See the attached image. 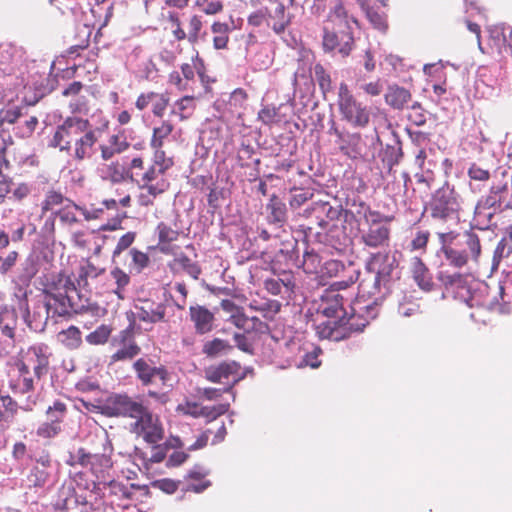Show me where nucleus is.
Instances as JSON below:
<instances>
[{"mask_svg": "<svg viewBox=\"0 0 512 512\" xmlns=\"http://www.w3.org/2000/svg\"><path fill=\"white\" fill-rule=\"evenodd\" d=\"M354 280L334 283L330 289H326L319 300L315 302L318 317L326 320L315 325V331L320 339L341 341L353 332H361L368 325V319L364 315L357 314L351 305V299L339 292V288L348 287Z\"/></svg>", "mask_w": 512, "mask_h": 512, "instance_id": "obj_1", "label": "nucleus"}, {"mask_svg": "<svg viewBox=\"0 0 512 512\" xmlns=\"http://www.w3.org/2000/svg\"><path fill=\"white\" fill-rule=\"evenodd\" d=\"M357 25V20L348 15L343 5L336 4L323 27V50L341 57L349 56L354 46L353 26Z\"/></svg>", "mask_w": 512, "mask_h": 512, "instance_id": "obj_2", "label": "nucleus"}, {"mask_svg": "<svg viewBox=\"0 0 512 512\" xmlns=\"http://www.w3.org/2000/svg\"><path fill=\"white\" fill-rule=\"evenodd\" d=\"M438 279L444 285L448 294H451L454 299L465 303L470 308H492L498 304L496 296L491 300L488 299L489 286L471 276L440 270L438 272Z\"/></svg>", "mask_w": 512, "mask_h": 512, "instance_id": "obj_3", "label": "nucleus"}, {"mask_svg": "<svg viewBox=\"0 0 512 512\" xmlns=\"http://www.w3.org/2000/svg\"><path fill=\"white\" fill-rule=\"evenodd\" d=\"M45 310L47 317L66 316L70 313H94L98 308L96 304L91 303L87 297L82 295L75 284L67 279L60 287L46 290Z\"/></svg>", "mask_w": 512, "mask_h": 512, "instance_id": "obj_4", "label": "nucleus"}, {"mask_svg": "<svg viewBox=\"0 0 512 512\" xmlns=\"http://www.w3.org/2000/svg\"><path fill=\"white\" fill-rule=\"evenodd\" d=\"M462 202V197L455 187L446 181L432 193L425 211L436 223L454 225L460 220Z\"/></svg>", "mask_w": 512, "mask_h": 512, "instance_id": "obj_5", "label": "nucleus"}, {"mask_svg": "<svg viewBox=\"0 0 512 512\" xmlns=\"http://www.w3.org/2000/svg\"><path fill=\"white\" fill-rule=\"evenodd\" d=\"M304 240L307 243H319L337 252L344 251L351 243V232L345 224H329L326 220H318L316 225H301Z\"/></svg>", "mask_w": 512, "mask_h": 512, "instance_id": "obj_6", "label": "nucleus"}, {"mask_svg": "<svg viewBox=\"0 0 512 512\" xmlns=\"http://www.w3.org/2000/svg\"><path fill=\"white\" fill-rule=\"evenodd\" d=\"M337 106L341 119L352 128L363 129L369 125L371 119L370 107L358 101L344 82L338 88Z\"/></svg>", "mask_w": 512, "mask_h": 512, "instance_id": "obj_7", "label": "nucleus"}, {"mask_svg": "<svg viewBox=\"0 0 512 512\" xmlns=\"http://www.w3.org/2000/svg\"><path fill=\"white\" fill-rule=\"evenodd\" d=\"M21 57V51L17 47L11 44L0 45V71L3 73L0 80V101L9 97L6 91L13 93L26 87L23 77L12 75Z\"/></svg>", "mask_w": 512, "mask_h": 512, "instance_id": "obj_8", "label": "nucleus"}, {"mask_svg": "<svg viewBox=\"0 0 512 512\" xmlns=\"http://www.w3.org/2000/svg\"><path fill=\"white\" fill-rule=\"evenodd\" d=\"M365 276L359 283V295L360 297H367L371 299V303L360 307L359 310L363 311L364 319L370 320L376 318L378 314V306L383 302L387 295L391 293L392 288L385 284L382 279H379L377 275L367 269Z\"/></svg>", "mask_w": 512, "mask_h": 512, "instance_id": "obj_9", "label": "nucleus"}, {"mask_svg": "<svg viewBox=\"0 0 512 512\" xmlns=\"http://www.w3.org/2000/svg\"><path fill=\"white\" fill-rule=\"evenodd\" d=\"M149 408L140 396L132 397L116 393L109 396L103 407V413L109 417L130 418L136 421Z\"/></svg>", "mask_w": 512, "mask_h": 512, "instance_id": "obj_10", "label": "nucleus"}, {"mask_svg": "<svg viewBox=\"0 0 512 512\" xmlns=\"http://www.w3.org/2000/svg\"><path fill=\"white\" fill-rule=\"evenodd\" d=\"M90 122L77 116L66 118L61 125H58L53 136L48 142V146L58 148L61 152L70 153L72 143L85 130H87Z\"/></svg>", "mask_w": 512, "mask_h": 512, "instance_id": "obj_11", "label": "nucleus"}, {"mask_svg": "<svg viewBox=\"0 0 512 512\" xmlns=\"http://www.w3.org/2000/svg\"><path fill=\"white\" fill-rule=\"evenodd\" d=\"M129 431L146 444H155L164 440L165 430L159 415L150 408L129 426Z\"/></svg>", "mask_w": 512, "mask_h": 512, "instance_id": "obj_12", "label": "nucleus"}, {"mask_svg": "<svg viewBox=\"0 0 512 512\" xmlns=\"http://www.w3.org/2000/svg\"><path fill=\"white\" fill-rule=\"evenodd\" d=\"M111 347L114 352L110 356L111 363L130 361L141 353V347L135 339L134 325L121 330L111 338Z\"/></svg>", "mask_w": 512, "mask_h": 512, "instance_id": "obj_13", "label": "nucleus"}, {"mask_svg": "<svg viewBox=\"0 0 512 512\" xmlns=\"http://www.w3.org/2000/svg\"><path fill=\"white\" fill-rule=\"evenodd\" d=\"M384 216L373 217L367 223H364L356 233L360 236V241L365 247L382 248L388 246L390 239V228L383 221Z\"/></svg>", "mask_w": 512, "mask_h": 512, "instance_id": "obj_14", "label": "nucleus"}, {"mask_svg": "<svg viewBox=\"0 0 512 512\" xmlns=\"http://www.w3.org/2000/svg\"><path fill=\"white\" fill-rule=\"evenodd\" d=\"M367 269L372 270L379 279L391 288L400 278L398 261L395 253H376L370 258Z\"/></svg>", "mask_w": 512, "mask_h": 512, "instance_id": "obj_15", "label": "nucleus"}, {"mask_svg": "<svg viewBox=\"0 0 512 512\" xmlns=\"http://www.w3.org/2000/svg\"><path fill=\"white\" fill-rule=\"evenodd\" d=\"M373 217H381V213L371 210L369 205L359 198L347 199L346 207H344V224L351 232L356 233L364 223Z\"/></svg>", "mask_w": 512, "mask_h": 512, "instance_id": "obj_16", "label": "nucleus"}, {"mask_svg": "<svg viewBox=\"0 0 512 512\" xmlns=\"http://www.w3.org/2000/svg\"><path fill=\"white\" fill-rule=\"evenodd\" d=\"M441 248L438 257L441 259V265H449L454 268H462L471 260L465 254V251L458 250L453 243L454 233H438Z\"/></svg>", "mask_w": 512, "mask_h": 512, "instance_id": "obj_17", "label": "nucleus"}, {"mask_svg": "<svg viewBox=\"0 0 512 512\" xmlns=\"http://www.w3.org/2000/svg\"><path fill=\"white\" fill-rule=\"evenodd\" d=\"M152 361L139 358L133 363V370L137 379L142 385L153 384L158 379L162 385H166L169 379V373L164 366H152Z\"/></svg>", "mask_w": 512, "mask_h": 512, "instance_id": "obj_18", "label": "nucleus"}, {"mask_svg": "<svg viewBox=\"0 0 512 512\" xmlns=\"http://www.w3.org/2000/svg\"><path fill=\"white\" fill-rule=\"evenodd\" d=\"M478 201L502 212L512 207L510 189L508 182H499L491 185L489 193L482 196Z\"/></svg>", "mask_w": 512, "mask_h": 512, "instance_id": "obj_19", "label": "nucleus"}, {"mask_svg": "<svg viewBox=\"0 0 512 512\" xmlns=\"http://www.w3.org/2000/svg\"><path fill=\"white\" fill-rule=\"evenodd\" d=\"M136 317L141 321L149 324H156L165 321L166 304L155 302L150 299L139 300V304L135 305Z\"/></svg>", "mask_w": 512, "mask_h": 512, "instance_id": "obj_20", "label": "nucleus"}, {"mask_svg": "<svg viewBox=\"0 0 512 512\" xmlns=\"http://www.w3.org/2000/svg\"><path fill=\"white\" fill-rule=\"evenodd\" d=\"M296 279L292 272L283 271L277 277L267 278L264 288L268 293L282 298H289L294 293Z\"/></svg>", "mask_w": 512, "mask_h": 512, "instance_id": "obj_21", "label": "nucleus"}, {"mask_svg": "<svg viewBox=\"0 0 512 512\" xmlns=\"http://www.w3.org/2000/svg\"><path fill=\"white\" fill-rule=\"evenodd\" d=\"M98 138L96 136V130L89 124L87 130H85L77 139H75L73 157L77 161L90 159L95 153V147Z\"/></svg>", "mask_w": 512, "mask_h": 512, "instance_id": "obj_22", "label": "nucleus"}, {"mask_svg": "<svg viewBox=\"0 0 512 512\" xmlns=\"http://www.w3.org/2000/svg\"><path fill=\"white\" fill-rule=\"evenodd\" d=\"M240 365L235 361H224L217 365H211L204 370L205 378L213 383H222L231 376L239 377Z\"/></svg>", "mask_w": 512, "mask_h": 512, "instance_id": "obj_23", "label": "nucleus"}, {"mask_svg": "<svg viewBox=\"0 0 512 512\" xmlns=\"http://www.w3.org/2000/svg\"><path fill=\"white\" fill-rule=\"evenodd\" d=\"M265 219L268 224L282 228L288 221V210L286 204L273 194L265 207Z\"/></svg>", "mask_w": 512, "mask_h": 512, "instance_id": "obj_24", "label": "nucleus"}, {"mask_svg": "<svg viewBox=\"0 0 512 512\" xmlns=\"http://www.w3.org/2000/svg\"><path fill=\"white\" fill-rule=\"evenodd\" d=\"M190 320L194 324L197 334L203 335L213 329L214 314L205 306L191 305L189 308Z\"/></svg>", "mask_w": 512, "mask_h": 512, "instance_id": "obj_25", "label": "nucleus"}, {"mask_svg": "<svg viewBox=\"0 0 512 512\" xmlns=\"http://www.w3.org/2000/svg\"><path fill=\"white\" fill-rule=\"evenodd\" d=\"M453 243L458 250L465 251L467 257L476 262L481 253L479 237L473 231H466L462 234H454Z\"/></svg>", "mask_w": 512, "mask_h": 512, "instance_id": "obj_26", "label": "nucleus"}, {"mask_svg": "<svg viewBox=\"0 0 512 512\" xmlns=\"http://www.w3.org/2000/svg\"><path fill=\"white\" fill-rule=\"evenodd\" d=\"M335 142L344 155L356 158L362 153V136L358 132H350L345 130V132L340 135V138L336 139Z\"/></svg>", "mask_w": 512, "mask_h": 512, "instance_id": "obj_27", "label": "nucleus"}, {"mask_svg": "<svg viewBox=\"0 0 512 512\" xmlns=\"http://www.w3.org/2000/svg\"><path fill=\"white\" fill-rule=\"evenodd\" d=\"M497 213L500 212L494 208L488 207L480 201H477L474 209V216L471 222L472 228L488 230L493 226H496L494 218Z\"/></svg>", "mask_w": 512, "mask_h": 512, "instance_id": "obj_28", "label": "nucleus"}, {"mask_svg": "<svg viewBox=\"0 0 512 512\" xmlns=\"http://www.w3.org/2000/svg\"><path fill=\"white\" fill-rule=\"evenodd\" d=\"M39 269L38 257L34 254L27 256L17 269L14 282H19L24 286H29L31 280L37 274Z\"/></svg>", "mask_w": 512, "mask_h": 512, "instance_id": "obj_29", "label": "nucleus"}, {"mask_svg": "<svg viewBox=\"0 0 512 512\" xmlns=\"http://www.w3.org/2000/svg\"><path fill=\"white\" fill-rule=\"evenodd\" d=\"M321 349L318 346H315L312 343H306L299 350V356L295 361V365L298 368L311 367L317 368L320 366L321 361L319 360V355L321 354Z\"/></svg>", "mask_w": 512, "mask_h": 512, "instance_id": "obj_30", "label": "nucleus"}, {"mask_svg": "<svg viewBox=\"0 0 512 512\" xmlns=\"http://www.w3.org/2000/svg\"><path fill=\"white\" fill-rule=\"evenodd\" d=\"M312 210L319 220L324 219L329 224L335 220L344 221V208L341 205L332 206L329 202L318 201L313 203Z\"/></svg>", "mask_w": 512, "mask_h": 512, "instance_id": "obj_31", "label": "nucleus"}, {"mask_svg": "<svg viewBox=\"0 0 512 512\" xmlns=\"http://www.w3.org/2000/svg\"><path fill=\"white\" fill-rule=\"evenodd\" d=\"M98 172L103 180H108L112 183H121L128 179L129 176V170L119 162L103 165L98 169Z\"/></svg>", "mask_w": 512, "mask_h": 512, "instance_id": "obj_32", "label": "nucleus"}, {"mask_svg": "<svg viewBox=\"0 0 512 512\" xmlns=\"http://www.w3.org/2000/svg\"><path fill=\"white\" fill-rule=\"evenodd\" d=\"M27 483L30 488H49L54 483L53 471L31 467L27 475Z\"/></svg>", "mask_w": 512, "mask_h": 512, "instance_id": "obj_33", "label": "nucleus"}, {"mask_svg": "<svg viewBox=\"0 0 512 512\" xmlns=\"http://www.w3.org/2000/svg\"><path fill=\"white\" fill-rule=\"evenodd\" d=\"M412 275L417 285L424 291H430L433 286L432 278L425 264L418 257L412 259Z\"/></svg>", "mask_w": 512, "mask_h": 512, "instance_id": "obj_34", "label": "nucleus"}, {"mask_svg": "<svg viewBox=\"0 0 512 512\" xmlns=\"http://www.w3.org/2000/svg\"><path fill=\"white\" fill-rule=\"evenodd\" d=\"M411 93L397 85L390 86L385 94L386 103L394 109L401 110L410 101Z\"/></svg>", "mask_w": 512, "mask_h": 512, "instance_id": "obj_35", "label": "nucleus"}, {"mask_svg": "<svg viewBox=\"0 0 512 512\" xmlns=\"http://www.w3.org/2000/svg\"><path fill=\"white\" fill-rule=\"evenodd\" d=\"M469 187L472 192L478 193L485 186V183L490 179V172L482 169L476 164H472L468 169Z\"/></svg>", "mask_w": 512, "mask_h": 512, "instance_id": "obj_36", "label": "nucleus"}, {"mask_svg": "<svg viewBox=\"0 0 512 512\" xmlns=\"http://www.w3.org/2000/svg\"><path fill=\"white\" fill-rule=\"evenodd\" d=\"M269 21L272 20V30L277 34H282L287 26L290 24V18L285 13V6L283 3H278L273 11L270 10L268 15Z\"/></svg>", "mask_w": 512, "mask_h": 512, "instance_id": "obj_37", "label": "nucleus"}, {"mask_svg": "<svg viewBox=\"0 0 512 512\" xmlns=\"http://www.w3.org/2000/svg\"><path fill=\"white\" fill-rule=\"evenodd\" d=\"M151 447V455L148 456L146 452L142 451L141 449L136 448V455L144 460L151 463H160L162 462L169 450V444H165L164 442H158L155 444H147Z\"/></svg>", "mask_w": 512, "mask_h": 512, "instance_id": "obj_38", "label": "nucleus"}, {"mask_svg": "<svg viewBox=\"0 0 512 512\" xmlns=\"http://www.w3.org/2000/svg\"><path fill=\"white\" fill-rule=\"evenodd\" d=\"M249 307L262 313L265 318H272L280 311L281 304L276 300L260 299L252 300Z\"/></svg>", "mask_w": 512, "mask_h": 512, "instance_id": "obj_39", "label": "nucleus"}, {"mask_svg": "<svg viewBox=\"0 0 512 512\" xmlns=\"http://www.w3.org/2000/svg\"><path fill=\"white\" fill-rule=\"evenodd\" d=\"M24 108L16 105H7L0 110V126L5 124L18 125L24 117Z\"/></svg>", "mask_w": 512, "mask_h": 512, "instance_id": "obj_40", "label": "nucleus"}, {"mask_svg": "<svg viewBox=\"0 0 512 512\" xmlns=\"http://www.w3.org/2000/svg\"><path fill=\"white\" fill-rule=\"evenodd\" d=\"M59 206L70 207V206H74V205L72 204V202L69 199L65 198L62 195V193L54 191V190L48 191L45 195V199L43 200V202L41 204L43 213L53 210L54 207H59Z\"/></svg>", "mask_w": 512, "mask_h": 512, "instance_id": "obj_41", "label": "nucleus"}, {"mask_svg": "<svg viewBox=\"0 0 512 512\" xmlns=\"http://www.w3.org/2000/svg\"><path fill=\"white\" fill-rule=\"evenodd\" d=\"M361 8L365 12L367 19L372 26L382 32H385L388 28L386 15L383 12L378 11L374 7H371L364 2L361 3Z\"/></svg>", "mask_w": 512, "mask_h": 512, "instance_id": "obj_42", "label": "nucleus"}, {"mask_svg": "<svg viewBox=\"0 0 512 512\" xmlns=\"http://www.w3.org/2000/svg\"><path fill=\"white\" fill-rule=\"evenodd\" d=\"M45 350L43 347L32 349L34 358H31L30 361L33 363L34 374L37 378H41L48 371L49 360Z\"/></svg>", "mask_w": 512, "mask_h": 512, "instance_id": "obj_43", "label": "nucleus"}, {"mask_svg": "<svg viewBox=\"0 0 512 512\" xmlns=\"http://www.w3.org/2000/svg\"><path fill=\"white\" fill-rule=\"evenodd\" d=\"M58 339L68 349H76L82 343L81 331L76 326H70L58 334Z\"/></svg>", "mask_w": 512, "mask_h": 512, "instance_id": "obj_44", "label": "nucleus"}, {"mask_svg": "<svg viewBox=\"0 0 512 512\" xmlns=\"http://www.w3.org/2000/svg\"><path fill=\"white\" fill-rule=\"evenodd\" d=\"M15 284H16V290H15L14 295L18 299L17 309L21 313V316L24 319V321L31 327V323L29 320L30 310H29V305H28V301H27V294H28L27 289L29 286H24L19 282H15Z\"/></svg>", "mask_w": 512, "mask_h": 512, "instance_id": "obj_45", "label": "nucleus"}, {"mask_svg": "<svg viewBox=\"0 0 512 512\" xmlns=\"http://www.w3.org/2000/svg\"><path fill=\"white\" fill-rule=\"evenodd\" d=\"M426 158V152L421 149L416 156V163L420 167L421 172L415 174L417 183L425 185L430 188L434 182V173L430 168L424 169V160Z\"/></svg>", "mask_w": 512, "mask_h": 512, "instance_id": "obj_46", "label": "nucleus"}, {"mask_svg": "<svg viewBox=\"0 0 512 512\" xmlns=\"http://www.w3.org/2000/svg\"><path fill=\"white\" fill-rule=\"evenodd\" d=\"M232 346L225 340L215 338L208 341L203 346V353L209 357H217L227 354Z\"/></svg>", "mask_w": 512, "mask_h": 512, "instance_id": "obj_47", "label": "nucleus"}, {"mask_svg": "<svg viewBox=\"0 0 512 512\" xmlns=\"http://www.w3.org/2000/svg\"><path fill=\"white\" fill-rule=\"evenodd\" d=\"M194 107V98L185 96L174 103L171 114L179 116L180 120H185L192 115Z\"/></svg>", "mask_w": 512, "mask_h": 512, "instance_id": "obj_48", "label": "nucleus"}, {"mask_svg": "<svg viewBox=\"0 0 512 512\" xmlns=\"http://www.w3.org/2000/svg\"><path fill=\"white\" fill-rule=\"evenodd\" d=\"M107 493L118 500L130 499L133 495V485H127L117 481H111L106 487Z\"/></svg>", "mask_w": 512, "mask_h": 512, "instance_id": "obj_49", "label": "nucleus"}, {"mask_svg": "<svg viewBox=\"0 0 512 512\" xmlns=\"http://www.w3.org/2000/svg\"><path fill=\"white\" fill-rule=\"evenodd\" d=\"M175 265L183 269L188 275H190L193 279H198L201 274L200 266L192 261L187 255L184 253H180L174 259Z\"/></svg>", "mask_w": 512, "mask_h": 512, "instance_id": "obj_50", "label": "nucleus"}, {"mask_svg": "<svg viewBox=\"0 0 512 512\" xmlns=\"http://www.w3.org/2000/svg\"><path fill=\"white\" fill-rule=\"evenodd\" d=\"M243 378H244V376L241 375L240 377H237V378L233 379L231 384H229L228 386L224 387L223 389L210 388V387L209 388H204L202 390V392H201L202 396L205 399H207V400H216V399H218L222 395V393H231L232 394V400L235 401L236 393L233 391V388Z\"/></svg>", "mask_w": 512, "mask_h": 512, "instance_id": "obj_51", "label": "nucleus"}, {"mask_svg": "<svg viewBox=\"0 0 512 512\" xmlns=\"http://www.w3.org/2000/svg\"><path fill=\"white\" fill-rule=\"evenodd\" d=\"M173 131V125L168 121H163L160 126L154 127L151 146L154 149L161 148L163 140L167 138Z\"/></svg>", "mask_w": 512, "mask_h": 512, "instance_id": "obj_52", "label": "nucleus"}, {"mask_svg": "<svg viewBox=\"0 0 512 512\" xmlns=\"http://www.w3.org/2000/svg\"><path fill=\"white\" fill-rule=\"evenodd\" d=\"M322 266L321 257L313 249L305 250L302 267L306 273H316Z\"/></svg>", "mask_w": 512, "mask_h": 512, "instance_id": "obj_53", "label": "nucleus"}, {"mask_svg": "<svg viewBox=\"0 0 512 512\" xmlns=\"http://www.w3.org/2000/svg\"><path fill=\"white\" fill-rule=\"evenodd\" d=\"M38 124V119L35 116H27L24 113V117L20 120L19 124L15 126L14 132L21 138L29 137L35 130Z\"/></svg>", "mask_w": 512, "mask_h": 512, "instance_id": "obj_54", "label": "nucleus"}, {"mask_svg": "<svg viewBox=\"0 0 512 512\" xmlns=\"http://www.w3.org/2000/svg\"><path fill=\"white\" fill-rule=\"evenodd\" d=\"M75 498V489L71 486L62 487L59 491L58 498L53 503L56 510L65 511L70 508V502Z\"/></svg>", "mask_w": 512, "mask_h": 512, "instance_id": "obj_55", "label": "nucleus"}, {"mask_svg": "<svg viewBox=\"0 0 512 512\" xmlns=\"http://www.w3.org/2000/svg\"><path fill=\"white\" fill-rule=\"evenodd\" d=\"M111 328L108 325H100L93 332L89 333L85 340L91 345H102L107 342Z\"/></svg>", "mask_w": 512, "mask_h": 512, "instance_id": "obj_56", "label": "nucleus"}, {"mask_svg": "<svg viewBox=\"0 0 512 512\" xmlns=\"http://www.w3.org/2000/svg\"><path fill=\"white\" fill-rule=\"evenodd\" d=\"M511 27L506 24H498L488 27V32L490 39L493 41L494 45L501 47L503 44L507 42V30L510 32Z\"/></svg>", "mask_w": 512, "mask_h": 512, "instance_id": "obj_57", "label": "nucleus"}, {"mask_svg": "<svg viewBox=\"0 0 512 512\" xmlns=\"http://www.w3.org/2000/svg\"><path fill=\"white\" fill-rule=\"evenodd\" d=\"M203 22L202 17L198 15H193L188 24V42L192 45L196 44L200 39L201 30H202Z\"/></svg>", "mask_w": 512, "mask_h": 512, "instance_id": "obj_58", "label": "nucleus"}, {"mask_svg": "<svg viewBox=\"0 0 512 512\" xmlns=\"http://www.w3.org/2000/svg\"><path fill=\"white\" fill-rule=\"evenodd\" d=\"M141 190L145 191L152 198H156L158 195L162 194L168 189V182L164 178H160L159 181L147 182V183H138Z\"/></svg>", "mask_w": 512, "mask_h": 512, "instance_id": "obj_59", "label": "nucleus"}, {"mask_svg": "<svg viewBox=\"0 0 512 512\" xmlns=\"http://www.w3.org/2000/svg\"><path fill=\"white\" fill-rule=\"evenodd\" d=\"M270 10L268 7H262L254 12H252L248 18L247 22L248 25L253 27H260L263 24H266L268 27H271V24L269 22Z\"/></svg>", "mask_w": 512, "mask_h": 512, "instance_id": "obj_60", "label": "nucleus"}, {"mask_svg": "<svg viewBox=\"0 0 512 512\" xmlns=\"http://www.w3.org/2000/svg\"><path fill=\"white\" fill-rule=\"evenodd\" d=\"M66 410L65 403L60 400L55 401L53 405L49 406L46 410L48 420L59 425L65 416Z\"/></svg>", "mask_w": 512, "mask_h": 512, "instance_id": "obj_61", "label": "nucleus"}, {"mask_svg": "<svg viewBox=\"0 0 512 512\" xmlns=\"http://www.w3.org/2000/svg\"><path fill=\"white\" fill-rule=\"evenodd\" d=\"M386 147L387 162L389 166L392 167L398 164L403 156L401 142L398 138H396L394 145H387Z\"/></svg>", "mask_w": 512, "mask_h": 512, "instance_id": "obj_62", "label": "nucleus"}, {"mask_svg": "<svg viewBox=\"0 0 512 512\" xmlns=\"http://www.w3.org/2000/svg\"><path fill=\"white\" fill-rule=\"evenodd\" d=\"M312 193L306 189H294L289 198V204L292 208L297 209L312 197Z\"/></svg>", "mask_w": 512, "mask_h": 512, "instance_id": "obj_63", "label": "nucleus"}, {"mask_svg": "<svg viewBox=\"0 0 512 512\" xmlns=\"http://www.w3.org/2000/svg\"><path fill=\"white\" fill-rule=\"evenodd\" d=\"M20 379L18 380L17 386L21 393L29 392L33 389V379L28 376L29 367L22 363L19 367Z\"/></svg>", "mask_w": 512, "mask_h": 512, "instance_id": "obj_64", "label": "nucleus"}]
</instances>
